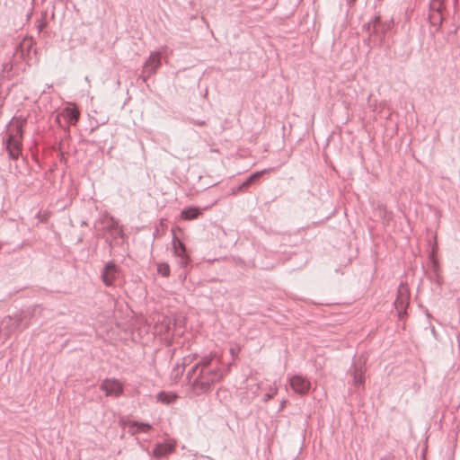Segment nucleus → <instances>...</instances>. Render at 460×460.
<instances>
[{
	"instance_id": "nucleus-1",
	"label": "nucleus",
	"mask_w": 460,
	"mask_h": 460,
	"mask_svg": "<svg viewBox=\"0 0 460 460\" xmlns=\"http://www.w3.org/2000/svg\"><path fill=\"white\" fill-rule=\"evenodd\" d=\"M193 360L197 362L187 372L188 382L196 395L207 394L223 379L226 371L223 369L221 359L215 352L200 357L198 354L188 355L183 358L182 364L186 367Z\"/></svg>"
},
{
	"instance_id": "nucleus-2",
	"label": "nucleus",
	"mask_w": 460,
	"mask_h": 460,
	"mask_svg": "<svg viewBox=\"0 0 460 460\" xmlns=\"http://www.w3.org/2000/svg\"><path fill=\"white\" fill-rule=\"evenodd\" d=\"M393 24V20L383 22L379 16L374 17L364 26L368 32V38L365 40V42L370 44L371 41L378 40L379 44H382L385 33L391 30Z\"/></svg>"
},
{
	"instance_id": "nucleus-3",
	"label": "nucleus",
	"mask_w": 460,
	"mask_h": 460,
	"mask_svg": "<svg viewBox=\"0 0 460 460\" xmlns=\"http://www.w3.org/2000/svg\"><path fill=\"white\" fill-rule=\"evenodd\" d=\"M29 326L28 314H19L13 316H5L0 323V335L7 338L18 330Z\"/></svg>"
},
{
	"instance_id": "nucleus-4",
	"label": "nucleus",
	"mask_w": 460,
	"mask_h": 460,
	"mask_svg": "<svg viewBox=\"0 0 460 460\" xmlns=\"http://www.w3.org/2000/svg\"><path fill=\"white\" fill-rule=\"evenodd\" d=\"M367 358L364 355H360L354 359L353 364L349 369V373L352 376V381L354 386L359 388L365 382L364 374L366 372Z\"/></svg>"
},
{
	"instance_id": "nucleus-5",
	"label": "nucleus",
	"mask_w": 460,
	"mask_h": 460,
	"mask_svg": "<svg viewBox=\"0 0 460 460\" xmlns=\"http://www.w3.org/2000/svg\"><path fill=\"white\" fill-rule=\"evenodd\" d=\"M161 51L152 52L142 67V74L139 75V79L146 83L151 75H155L161 66Z\"/></svg>"
},
{
	"instance_id": "nucleus-6",
	"label": "nucleus",
	"mask_w": 460,
	"mask_h": 460,
	"mask_svg": "<svg viewBox=\"0 0 460 460\" xmlns=\"http://www.w3.org/2000/svg\"><path fill=\"white\" fill-rule=\"evenodd\" d=\"M172 245L173 255L178 258L179 266L186 270L190 265L191 260L185 244L174 234L172 240Z\"/></svg>"
},
{
	"instance_id": "nucleus-7",
	"label": "nucleus",
	"mask_w": 460,
	"mask_h": 460,
	"mask_svg": "<svg viewBox=\"0 0 460 460\" xmlns=\"http://www.w3.org/2000/svg\"><path fill=\"white\" fill-rule=\"evenodd\" d=\"M409 290L403 283H401L397 290L396 299L394 301V306L400 319H402L407 314L406 310L409 305Z\"/></svg>"
},
{
	"instance_id": "nucleus-8",
	"label": "nucleus",
	"mask_w": 460,
	"mask_h": 460,
	"mask_svg": "<svg viewBox=\"0 0 460 460\" xmlns=\"http://www.w3.org/2000/svg\"><path fill=\"white\" fill-rule=\"evenodd\" d=\"M120 273L119 267L113 261H108L101 272V279L106 287H112Z\"/></svg>"
},
{
	"instance_id": "nucleus-9",
	"label": "nucleus",
	"mask_w": 460,
	"mask_h": 460,
	"mask_svg": "<svg viewBox=\"0 0 460 460\" xmlns=\"http://www.w3.org/2000/svg\"><path fill=\"white\" fill-rule=\"evenodd\" d=\"M27 123V119L22 116H14L8 124L7 137L22 139L23 128Z\"/></svg>"
},
{
	"instance_id": "nucleus-10",
	"label": "nucleus",
	"mask_w": 460,
	"mask_h": 460,
	"mask_svg": "<svg viewBox=\"0 0 460 460\" xmlns=\"http://www.w3.org/2000/svg\"><path fill=\"white\" fill-rule=\"evenodd\" d=\"M444 4H439L438 0H431L429 3V21L431 26L438 30L443 22Z\"/></svg>"
},
{
	"instance_id": "nucleus-11",
	"label": "nucleus",
	"mask_w": 460,
	"mask_h": 460,
	"mask_svg": "<svg viewBox=\"0 0 460 460\" xmlns=\"http://www.w3.org/2000/svg\"><path fill=\"white\" fill-rule=\"evenodd\" d=\"M100 389L105 393L106 396L114 397H119L124 391L122 383L115 378L104 379L100 385Z\"/></svg>"
},
{
	"instance_id": "nucleus-12",
	"label": "nucleus",
	"mask_w": 460,
	"mask_h": 460,
	"mask_svg": "<svg viewBox=\"0 0 460 460\" xmlns=\"http://www.w3.org/2000/svg\"><path fill=\"white\" fill-rule=\"evenodd\" d=\"M288 384L291 389L300 395L306 394L310 388H311V383L310 381L300 375H295L288 378Z\"/></svg>"
},
{
	"instance_id": "nucleus-13",
	"label": "nucleus",
	"mask_w": 460,
	"mask_h": 460,
	"mask_svg": "<svg viewBox=\"0 0 460 460\" xmlns=\"http://www.w3.org/2000/svg\"><path fill=\"white\" fill-rule=\"evenodd\" d=\"M176 448V441L173 439L166 440L163 443L155 444L151 456L155 458H162L172 454Z\"/></svg>"
},
{
	"instance_id": "nucleus-14",
	"label": "nucleus",
	"mask_w": 460,
	"mask_h": 460,
	"mask_svg": "<svg viewBox=\"0 0 460 460\" xmlns=\"http://www.w3.org/2000/svg\"><path fill=\"white\" fill-rule=\"evenodd\" d=\"M8 155L13 160H17L22 154V139L7 137L4 139Z\"/></svg>"
},
{
	"instance_id": "nucleus-15",
	"label": "nucleus",
	"mask_w": 460,
	"mask_h": 460,
	"mask_svg": "<svg viewBox=\"0 0 460 460\" xmlns=\"http://www.w3.org/2000/svg\"><path fill=\"white\" fill-rule=\"evenodd\" d=\"M128 428L133 434L147 433L152 429V425H150L149 423L132 420L129 421Z\"/></svg>"
},
{
	"instance_id": "nucleus-16",
	"label": "nucleus",
	"mask_w": 460,
	"mask_h": 460,
	"mask_svg": "<svg viewBox=\"0 0 460 460\" xmlns=\"http://www.w3.org/2000/svg\"><path fill=\"white\" fill-rule=\"evenodd\" d=\"M61 115L71 125H75L79 119V112L75 108L66 107Z\"/></svg>"
},
{
	"instance_id": "nucleus-17",
	"label": "nucleus",
	"mask_w": 460,
	"mask_h": 460,
	"mask_svg": "<svg viewBox=\"0 0 460 460\" xmlns=\"http://www.w3.org/2000/svg\"><path fill=\"white\" fill-rule=\"evenodd\" d=\"M266 171L256 172L251 174L240 186H238L236 191H243L247 190L252 184L259 180Z\"/></svg>"
},
{
	"instance_id": "nucleus-18",
	"label": "nucleus",
	"mask_w": 460,
	"mask_h": 460,
	"mask_svg": "<svg viewBox=\"0 0 460 460\" xmlns=\"http://www.w3.org/2000/svg\"><path fill=\"white\" fill-rule=\"evenodd\" d=\"M201 214V209L195 207H190L183 209L181 213V217L184 220H193L199 217Z\"/></svg>"
},
{
	"instance_id": "nucleus-19",
	"label": "nucleus",
	"mask_w": 460,
	"mask_h": 460,
	"mask_svg": "<svg viewBox=\"0 0 460 460\" xmlns=\"http://www.w3.org/2000/svg\"><path fill=\"white\" fill-rule=\"evenodd\" d=\"M101 222L103 225V229L110 234L119 226L118 221L114 217L107 215L101 219Z\"/></svg>"
},
{
	"instance_id": "nucleus-20",
	"label": "nucleus",
	"mask_w": 460,
	"mask_h": 460,
	"mask_svg": "<svg viewBox=\"0 0 460 460\" xmlns=\"http://www.w3.org/2000/svg\"><path fill=\"white\" fill-rule=\"evenodd\" d=\"M156 398H157L158 402H161L165 404H169V403L172 402V401L176 398V396L171 395L165 392H160L157 394Z\"/></svg>"
},
{
	"instance_id": "nucleus-21",
	"label": "nucleus",
	"mask_w": 460,
	"mask_h": 460,
	"mask_svg": "<svg viewBox=\"0 0 460 460\" xmlns=\"http://www.w3.org/2000/svg\"><path fill=\"white\" fill-rule=\"evenodd\" d=\"M278 390H279V388H278L276 383L270 385L268 392L264 394L263 402H267L270 399H272L277 394Z\"/></svg>"
},
{
	"instance_id": "nucleus-22",
	"label": "nucleus",
	"mask_w": 460,
	"mask_h": 460,
	"mask_svg": "<svg viewBox=\"0 0 460 460\" xmlns=\"http://www.w3.org/2000/svg\"><path fill=\"white\" fill-rule=\"evenodd\" d=\"M157 272L158 274L162 275L163 277H169L170 276V266L166 262H161L157 264Z\"/></svg>"
},
{
	"instance_id": "nucleus-23",
	"label": "nucleus",
	"mask_w": 460,
	"mask_h": 460,
	"mask_svg": "<svg viewBox=\"0 0 460 460\" xmlns=\"http://www.w3.org/2000/svg\"><path fill=\"white\" fill-rule=\"evenodd\" d=\"M377 212L380 217L383 218L384 221L389 222L392 218V213L389 212L385 207L378 206Z\"/></svg>"
},
{
	"instance_id": "nucleus-24",
	"label": "nucleus",
	"mask_w": 460,
	"mask_h": 460,
	"mask_svg": "<svg viewBox=\"0 0 460 460\" xmlns=\"http://www.w3.org/2000/svg\"><path fill=\"white\" fill-rule=\"evenodd\" d=\"M47 13L41 14V18L37 21V29L39 32H41L47 27Z\"/></svg>"
},
{
	"instance_id": "nucleus-25",
	"label": "nucleus",
	"mask_w": 460,
	"mask_h": 460,
	"mask_svg": "<svg viewBox=\"0 0 460 460\" xmlns=\"http://www.w3.org/2000/svg\"><path fill=\"white\" fill-rule=\"evenodd\" d=\"M111 235L114 238V239H117L119 237H123L124 236V233H123V229L122 227L119 225L117 226V227L111 233Z\"/></svg>"
},
{
	"instance_id": "nucleus-26",
	"label": "nucleus",
	"mask_w": 460,
	"mask_h": 460,
	"mask_svg": "<svg viewBox=\"0 0 460 460\" xmlns=\"http://www.w3.org/2000/svg\"><path fill=\"white\" fill-rule=\"evenodd\" d=\"M230 353H231L233 358H235V357H237L238 349H236L235 348H231L230 349Z\"/></svg>"
},
{
	"instance_id": "nucleus-27",
	"label": "nucleus",
	"mask_w": 460,
	"mask_h": 460,
	"mask_svg": "<svg viewBox=\"0 0 460 460\" xmlns=\"http://www.w3.org/2000/svg\"><path fill=\"white\" fill-rule=\"evenodd\" d=\"M380 460H396L394 456L388 455L380 458Z\"/></svg>"
},
{
	"instance_id": "nucleus-28",
	"label": "nucleus",
	"mask_w": 460,
	"mask_h": 460,
	"mask_svg": "<svg viewBox=\"0 0 460 460\" xmlns=\"http://www.w3.org/2000/svg\"><path fill=\"white\" fill-rule=\"evenodd\" d=\"M259 389H260V385H256V388H255V390H254V391H252V394H253V395H254V396H257V395H258V394H259V393H258Z\"/></svg>"
},
{
	"instance_id": "nucleus-29",
	"label": "nucleus",
	"mask_w": 460,
	"mask_h": 460,
	"mask_svg": "<svg viewBox=\"0 0 460 460\" xmlns=\"http://www.w3.org/2000/svg\"><path fill=\"white\" fill-rule=\"evenodd\" d=\"M287 404V400H283L280 403V406H279V410H282L284 409V407L286 406Z\"/></svg>"
},
{
	"instance_id": "nucleus-30",
	"label": "nucleus",
	"mask_w": 460,
	"mask_h": 460,
	"mask_svg": "<svg viewBox=\"0 0 460 460\" xmlns=\"http://www.w3.org/2000/svg\"><path fill=\"white\" fill-rule=\"evenodd\" d=\"M4 97H3V96L0 94V108L4 105Z\"/></svg>"
},
{
	"instance_id": "nucleus-31",
	"label": "nucleus",
	"mask_w": 460,
	"mask_h": 460,
	"mask_svg": "<svg viewBox=\"0 0 460 460\" xmlns=\"http://www.w3.org/2000/svg\"><path fill=\"white\" fill-rule=\"evenodd\" d=\"M347 1V4L351 6L353 5V4L355 3L356 0H346Z\"/></svg>"
},
{
	"instance_id": "nucleus-32",
	"label": "nucleus",
	"mask_w": 460,
	"mask_h": 460,
	"mask_svg": "<svg viewBox=\"0 0 460 460\" xmlns=\"http://www.w3.org/2000/svg\"><path fill=\"white\" fill-rule=\"evenodd\" d=\"M196 124H198V125H200V126H201V125H204V121H197V122H196Z\"/></svg>"
},
{
	"instance_id": "nucleus-33",
	"label": "nucleus",
	"mask_w": 460,
	"mask_h": 460,
	"mask_svg": "<svg viewBox=\"0 0 460 460\" xmlns=\"http://www.w3.org/2000/svg\"><path fill=\"white\" fill-rule=\"evenodd\" d=\"M439 4H444V0H438Z\"/></svg>"
}]
</instances>
